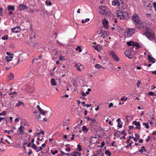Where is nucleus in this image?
Wrapping results in <instances>:
<instances>
[{
  "label": "nucleus",
  "mask_w": 156,
  "mask_h": 156,
  "mask_svg": "<svg viewBox=\"0 0 156 156\" xmlns=\"http://www.w3.org/2000/svg\"><path fill=\"white\" fill-rule=\"evenodd\" d=\"M135 32V29H134L127 28L125 30L124 36L126 38L130 37L134 34Z\"/></svg>",
  "instance_id": "f257e3e1"
},
{
  "label": "nucleus",
  "mask_w": 156,
  "mask_h": 156,
  "mask_svg": "<svg viewBox=\"0 0 156 156\" xmlns=\"http://www.w3.org/2000/svg\"><path fill=\"white\" fill-rule=\"evenodd\" d=\"M132 19L133 23L136 25V26L138 24H141V23L139 17L137 14H133L132 16Z\"/></svg>",
  "instance_id": "f03ea898"
},
{
  "label": "nucleus",
  "mask_w": 156,
  "mask_h": 156,
  "mask_svg": "<svg viewBox=\"0 0 156 156\" xmlns=\"http://www.w3.org/2000/svg\"><path fill=\"white\" fill-rule=\"evenodd\" d=\"M145 35L150 40H151L153 39L154 35V32L151 30H148L145 33Z\"/></svg>",
  "instance_id": "7ed1b4c3"
},
{
  "label": "nucleus",
  "mask_w": 156,
  "mask_h": 156,
  "mask_svg": "<svg viewBox=\"0 0 156 156\" xmlns=\"http://www.w3.org/2000/svg\"><path fill=\"white\" fill-rule=\"evenodd\" d=\"M99 11L100 13L103 14L104 15L106 16L108 12V10L105 6H101L99 8Z\"/></svg>",
  "instance_id": "20e7f679"
},
{
  "label": "nucleus",
  "mask_w": 156,
  "mask_h": 156,
  "mask_svg": "<svg viewBox=\"0 0 156 156\" xmlns=\"http://www.w3.org/2000/svg\"><path fill=\"white\" fill-rule=\"evenodd\" d=\"M25 89L29 92L33 93L34 90L33 85H31L30 84L26 85L25 86Z\"/></svg>",
  "instance_id": "39448f33"
},
{
  "label": "nucleus",
  "mask_w": 156,
  "mask_h": 156,
  "mask_svg": "<svg viewBox=\"0 0 156 156\" xmlns=\"http://www.w3.org/2000/svg\"><path fill=\"white\" fill-rule=\"evenodd\" d=\"M75 66L77 70L79 72L81 71L84 68L83 66L79 63L76 64Z\"/></svg>",
  "instance_id": "423d86ee"
},
{
  "label": "nucleus",
  "mask_w": 156,
  "mask_h": 156,
  "mask_svg": "<svg viewBox=\"0 0 156 156\" xmlns=\"http://www.w3.org/2000/svg\"><path fill=\"white\" fill-rule=\"evenodd\" d=\"M125 55L129 59H131L133 58V55L131 52L129 51H126L125 53Z\"/></svg>",
  "instance_id": "0eeeda50"
},
{
  "label": "nucleus",
  "mask_w": 156,
  "mask_h": 156,
  "mask_svg": "<svg viewBox=\"0 0 156 156\" xmlns=\"http://www.w3.org/2000/svg\"><path fill=\"white\" fill-rule=\"evenodd\" d=\"M132 124L136 126V127L135 128L136 129H141L140 127V122L139 121L137 122L136 121H133L132 122Z\"/></svg>",
  "instance_id": "6e6552de"
},
{
  "label": "nucleus",
  "mask_w": 156,
  "mask_h": 156,
  "mask_svg": "<svg viewBox=\"0 0 156 156\" xmlns=\"http://www.w3.org/2000/svg\"><path fill=\"white\" fill-rule=\"evenodd\" d=\"M103 27L106 29L108 27V21L105 19H104L102 20Z\"/></svg>",
  "instance_id": "1a4fd4ad"
},
{
  "label": "nucleus",
  "mask_w": 156,
  "mask_h": 156,
  "mask_svg": "<svg viewBox=\"0 0 156 156\" xmlns=\"http://www.w3.org/2000/svg\"><path fill=\"white\" fill-rule=\"evenodd\" d=\"M28 8V7L24 4H21L19 5V9L20 11L24 10Z\"/></svg>",
  "instance_id": "9d476101"
},
{
  "label": "nucleus",
  "mask_w": 156,
  "mask_h": 156,
  "mask_svg": "<svg viewBox=\"0 0 156 156\" xmlns=\"http://www.w3.org/2000/svg\"><path fill=\"white\" fill-rule=\"evenodd\" d=\"M123 12L122 11L120 10L117 11L116 12V14L118 17H119L120 19H122V16L123 15Z\"/></svg>",
  "instance_id": "9b49d317"
},
{
  "label": "nucleus",
  "mask_w": 156,
  "mask_h": 156,
  "mask_svg": "<svg viewBox=\"0 0 156 156\" xmlns=\"http://www.w3.org/2000/svg\"><path fill=\"white\" fill-rule=\"evenodd\" d=\"M93 47L98 51H100L101 49L102 46L101 45L98 44L97 45H93Z\"/></svg>",
  "instance_id": "f8f14e48"
},
{
  "label": "nucleus",
  "mask_w": 156,
  "mask_h": 156,
  "mask_svg": "<svg viewBox=\"0 0 156 156\" xmlns=\"http://www.w3.org/2000/svg\"><path fill=\"white\" fill-rule=\"evenodd\" d=\"M21 30L20 27H15L12 29V31L13 32L18 33Z\"/></svg>",
  "instance_id": "ddd939ff"
},
{
  "label": "nucleus",
  "mask_w": 156,
  "mask_h": 156,
  "mask_svg": "<svg viewBox=\"0 0 156 156\" xmlns=\"http://www.w3.org/2000/svg\"><path fill=\"white\" fill-rule=\"evenodd\" d=\"M129 15L127 12L125 11L123 12V15H122V19L123 18L127 20L129 18Z\"/></svg>",
  "instance_id": "4468645a"
},
{
  "label": "nucleus",
  "mask_w": 156,
  "mask_h": 156,
  "mask_svg": "<svg viewBox=\"0 0 156 156\" xmlns=\"http://www.w3.org/2000/svg\"><path fill=\"white\" fill-rule=\"evenodd\" d=\"M37 108L39 111L40 113L42 115H45V113H47V111H44L41 108L39 105H37Z\"/></svg>",
  "instance_id": "2eb2a0df"
},
{
  "label": "nucleus",
  "mask_w": 156,
  "mask_h": 156,
  "mask_svg": "<svg viewBox=\"0 0 156 156\" xmlns=\"http://www.w3.org/2000/svg\"><path fill=\"white\" fill-rule=\"evenodd\" d=\"M144 5L146 7L149 8L150 6V0H143Z\"/></svg>",
  "instance_id": "dca6fc26"
},
{
  "label": "nucleus",
  "mask_w": 156,
  "mask_h": 156,
  "mask_svg": "<svg viewBox=\"0 0 156 156\" xmlns=\"http://www.w3.org/2000/svg\"><path fill=\"white\" fill-rule=\"evenodd\" d=\"M24 127L23 126H22V125H21L20 127L18 128V130L19 132V133L21 134V135H23L24 134Z\"/></svg>",
  "instance_id": "f3484780"
},
{
  "label": "nucleus",
  "mask_w": 156,
  "mask_h": 156,
  "mask_svg": "<svg viewBox=\"0 0 156 156\" xmlns=\"http://www.w3.org/2000/svg\"><path fill=\"white\" fill-rule=\"evenodd\" d=\"M37 110H35L33 112V113L36 114V117L39 119H41V117L40 116L41 113L40 112H37Z\"/></svg>",
  "instance_id": "a211bd4d"
},
{
  "label": "nucleus",
  "mask_w": 156,
  "mask_h": 156,
  "mask_svg": "<svg viewBox=\"0 0 156 156\" xmlns=\"http://www.w3.org/2000/svg\"><path fill=\"white\" fill-rule=\"evenodd\" d=\"M91 90V89H90V88H88L87 90V91L86 92V93H85L84 92L82 91V95L84 96H86V94L87 95V94H89V92Z\"/></svg>",
  "instance_id": "6ab92c4d"
},
{
  "label": "nucleus",
  "mask_w": 156,
  "mask_h": 156,
  "mask_svg": "<svg viewBox=\"0 0 156 156\" xmlns=\"http://www.w3.org/2000/svg\"><path fill=\"white\" fill-rule=\"evenodd\" d=\"M148 59L150 62H152L153 63H154L155 62V59L152 57L150 55L148 56Z\"/></svg>",
  "instance_id": "aec40b11"
},
{
  "label": "nucleus",
  "mask_w": 156,
  "mask_h": 156,
  "mask_svg": "<svg viewBox=\"0 0 156 156\" xmlns=\"http://www.w3.org/2000/svg\"><path fill=\"white\" fill-rule=\"evenodd\" d=\"M116 121L118 122L117 126L119 128H122V125L120 123L121 121L120 118H118L117 119Z\"/></svg>",
  "instance_id": "412c9836"
},
{
  "label": "nucleus",
  "mask_w": 156,
  "mask_h": 156,
  "mask_svg": "<svg viewBox=\"0 0 156 156\" xmlns=\"http://www.w3.org/2000/svg\"><path fill=\"white\" fill-rule=\"evenodd\" d=\"M8 9L9 11L11 10L13 11L15 10V7L13 6H12L11 5H9L8 6Z\"/></svg>",
  "instance_id": "4be33fe9"
},
{
  "label": "nucleus",
  "mask_w": 156,
  "mask_h": 156,
  "mask_svg": "<svg viewBox=\"0 0 156 156\" xmlns=\"http://www.w3.org/2000/svg\"><path fill=\"white\" fill-rule=\"evenodd\" d=\"M21 105H22L23 106H25L23 102L19 101L16 104L15 106L16 107H18Z\"/></svg>",
  "instance_id": "5701e85b"
},
{
  "label": "nucleus",
  "mask_w": 156,
  "mask_h": 156,
  "mask_svg": "<svg viewBox=\"0 0 156 156\" xmlns=\"http://www.w3.org/2000/svg\"><path fill=\"white\" fill-rule=\"evenodd\" d=\"M51 83L52 85L53 86H56L57 84L56 81L54 78H52L51 80Z\"/></svg>",
  "instance_id": "b1692460"
},
{
  "label": "nucleus",
  "mask_w": 156,
  "mask_h": 156,
  "mask_svg": "<svg viewBox=\"0 0 156 156\" xmlns=\"http://www.w3.org/2000/svg\"><path fill=\"white\" fill-rule=\"evenodd\" d=\"M108 54L112 57H113L116 54L113 51H109Z\"/></svg>",
  "instance_id": "393cba45"
},
{
  "label": "nucleus",
  "mask_w": 156,
  "mask_h": 156,
  "mask_svg": "<svg viewBox=\"0 0 156 156\" xmlns=\"http://www.w3.org/2000/svg\"><path fill=\"white\" fill-rule=\"evenodd\" d=\"M133 46H135L137 48H139L140 47V46L139 44L136 42L133 41Z\"/></svg>",
  "instance_id": "a878e982"
},
{
  "label": "nucleus",
  "mask_w": 156,
  "mask_h": 156,
  "mask_svg": "<svg viewBox=\"0 0 156 156\" xmlns=\"http://www.w3.org/2000/svg\"><path fill=\"white\" fill-rule=\"evenodd\" d=\"M115 1L118 5V6H120L121 4H123V2L122 0H115Z\"/></svg>",
  "instance_id": "bb28decb"
},
{
  "label": "nucleus",
  "mask_w": 156,
  "mask_h": 156,
  "mask_svg": "<svg viewBox=\"0 0 156 156\" xmlns=\"http://www.w3.org/2000/svg\"><path fill=\"white\" fill-rule=\"evenodd\" d=\"M95 67L96 69H98L100 68H103L105 69V68L103 67L101 65L98 64H96L95 66Z\"/></svg>",
  "instance_id": "cd10ccee"
},
{
  "label": "nucleus",
  "mask_w": 156,
  "mask_h": 156,
  "mask_svg": "<svg viewBox=\"0 0 156 156\" xmlns=\"http://www.w3.org/2000/svg\"><path fill=\"white\" fill-rule=\"evenodd\" d=\"M112 58L113 59L116 61L118 62L119 60V58L117 56L116 54H115V55Z\"/></svg>",
  "instance_id": "c85d7f7f"
},
{
  "label": "nucleus",
  "mask_w": 156,
  "mask_h": 156,
  "mask_svg": "<svg viewBox=\"0 0 156 156\" xmlns=\"http://www.w3.org/2000/svg\"><path fill=\"white\" fill-rule=\"evenodd\" d=\"M13 58L12 56H7L6 57L5 59L6 60L7 62H9L10 61L11 59Z\"/></svg>",
  "instance_id": "c756f323"
},
{
  "label": "nucleus",
  "mask_w": 156,
  "mask_h": 156,
  "mask_svg": "<svg viewBox=\"0 0 156 156\" xmlns=\"http://www.w3.org/2000/svg\"><path fill=\"white\" fill-rule=\"evenodd\" d=\"M82 130L83 131L87 133L88 131V129L85 126H83L82 127Z\"/></svg>",
  "instance_id": "7c9ffc66"
},
{
  "label": "nucleus",
  "mask_w": 156,
  "mask_h": 156,
  "mask_svg": "<svg viewBox=\"0 0 156 156\" xmlns=\"http://www.w3.org/2000/svg\"><path fill=\"white\" fill-rule=\"evenodd\" d=\"M105 154L108 156H110L111 154V153L110 151L108 150H106L105 151Z\"/></svg>",
  "instance_id": "2f4dec72"
},
{
  "label": "nucleus",
  "mask_w": 156,
  "mask_h": 156,
  "mask_svg": "<svg viewBox=\"0 0 156 156\" xmlns=\"http://www.w3.org/2000/svg\"><path fill=\"white\" fill-rule=\"evenodd\" d=\"M139 151L140 152L142 153L144 151H146V150L144 146H142L141 147V148L139 150Z\"/></svg>",
  "instance_id": "473e14b6"
},
{
  "label": "nucleus",
  "mask_w": 156,
  "mask_h": 156,
  "mask_svg": "<svg viewBox=\"0 0 156 156\" xmlns=\"http://www.w3.org/2000/svg\"><path fill=\"white\" fill-rule=\"evenodd\" d=\"M57 44L58 46H62L64 45V44H63L59 42L58 40H57Z\"/></svg>",
  "instance_id": "72a5a7b5"
},
{
  "label": "nucleus",
  "mask_w": 156,
  "mask_h": 156,
  "mask_svg": "<svg viewBox=\"0 0 156 156\" xmlns=\"http://www.w3.org/2000/svg\"><path fill=\"white\" fill-rule=\"evenodd\" d=\"M143 125L145 126V127L147 129H148L149 128V126L148 123L144 122L143 123Z\"/></svg>",
  "instance_id": "f704fd0d"
},
{
  "label": "nucleus",
  "mask_w": 156,
  "mask_h": 156,
  "mask_svg": "<svg viewBox=\"0 0 156 156\" xmlns=\"http://www.w3.org/2000/svg\"><path fill=\"white\" fill-rule=\"evenodd\" d=\"M9 77L10 78L9 80L13 79L14 77L13 73H10L9 76Z\"/></svg>",
  "instance_id": "c9c22d12"
},
{
  "label": "nucleus",
  "mask_w": 156,
  "mask_h": 156,
  "mask_svg": "<svg viewBox=\"0 0 156 156\" xmlns=\"http://www.w3.org/2000/svg\"><path fill=\"white\" fill-rule=\"evenodd\" d=\"M90 20L89 18H87L85 20H83L81 21V23H85L86 22L89 21Z\"/></svg>",
  "instance_id": "e433bc0d"
},
{
  "label": "nucleus",
  "mask_w": 156,
  "mask_h": 156,
  "mask_svg": "<svg viewBox=\"0 0 156 156\" xmlns=\"http://www.w3.org/2000/svg\"><path fill=\"white\" fill-rule=\"evenodd\" d=\"M58 152V151L57 150H55L54 151H53L52 150H51V152L53 155H55L56 153H57Z\"/></svg>",
  "instance_id": "4c0bfd02"
},
{
  "label": "nucleus",
  "mask_w": 156,
  "mask_h": 156,
  "mask_svg": "<svg viewBox=\"0 0 156 156\" xmlns=\"http://www.w3.org/2000/svg\"><path fill=\"white\" fill-rule=\"evenodd\" d=\"M76 50L78 51L79 52H80L82 51V49L81 48L80 46H78L76 48Z\"/></svg>",
  "instance_id": "58836bf2"
},
{
  "label": "nucleus",
  "mask_w": 156,
  "mask_h": 156,
  "mask_svg": "<svg viewBox=\"0 0 156 156\" xmlns=\"http://www.w3.org/2000/svg\"><path fill=\"white\" fill-rule=\"evenodd\" d=\"M2 38L3 40H6L8 39V36L5 35Z\"/></svg>",
  "instance_id": "ea45409f"
},
{
  "label": "nucleus",
  "mask_w": 156,
  "mask_h": 156,
  "mask_svg": "<svg viewBox=\"0 0 156 156\" xmlns=\"http://www.w3.org/2000/svg\"><path fill=\"white\" fill-rule=\"evenodd\" d=\"M133 142L132 141L131 143H130V144H128L126 147V148H129V147H130L131 146V145L132 144H133Z\"/></svg>",
  "instance_id": "a19ab883"
},
{
  "label": "nucleus",
  "mask_w": 156,
  "mask_h": 156,
  "mask_svg": "<svg viewBox=\"0 0 156 156\" xmlns=\"http://www.w3.org/2000/svg\"><path fill=\"white\" fill-rule=\"evenodd\" d=\"M59 59L61 61H64L65 60V59L64 58V57L62 55H60L59 56Z\"/></svg>",
  "instance_id": "79ce46f5"
},
{
  "label": "nucleus",
  "mask_w": 156,
  "mask_h": 156,
  "mask_svg": "<svg viewBox=\"0 0 156 156\" xmlns=\"http://www.w3.org/2000/svg\"><path fill=\"white\" fill-rule=\"evenodd\" d=\"M32 148H34L35 150H36L37 149V147L36 146L35 144H33L31 146Z\"/></svg>",
  "instance_id": "37998d69"
},
{
  "label": "nucleus",
  "mask_w": 156,
  "mask_h": 156,
  "mask_svg": "<svg viewBox=\"0 0 156 156\" xmlns=\"http://www.w3.org/2000/svg\"><path fill=\"white\" fill-rule=\"evenodd\" d=\"M78 150L79 151H81L82 149L81 147V146L80 144H78L77 145Z\"/></svg>",
  "instance_id": "c03bdc74"
},
{
  "label": "nucleus",
  "mask_w": 156,
  "mask_h": 156,
  "mask_svg": "<svg viewBox=\"0 0 156 156\" xmlns=\"http://www.w3.org/2000/svg\"><path fill=\"white\" fill-rule=\"evenodd\" d=\"M112 4L113 5H117L118 6H119L118 5L117 3L115 1V0H114V1H112Z\"/></svg>",
  "instance_id": "a18cd8bd"
},
{
  "label": "nucleus",
  "mask_w": 156,
  "mask_h": 156,
  "mask_svg": "<svg viewBox=\"0 0 156 156\" xmlns=\"http://www.w3.org/2000/svg\"><path fill=\"white\" fill-rule=\"evenodd\" d=\"M57 36V34L56 33H54L52 36V37L53 38H56Z\"/></svg>",
  "instance_id": "49530a36"
},
{
  "label": "nucleus",
  "mask_w": 156,
  "mask_h": 156,
  "mask_svg": "<svg viewBox=\"0 0 156 156\" xmlns=\"http://www.w3.org/2000/svg\"><path fill=\"white\" fill-rule=\"evenodd\" d=\"M127 44L129 46L133 45V41H130L129 42H127Z\"/></svg>",
  "instance_id": "de8ad7c7"
},
{
  "label": "nucleus",
  "mask_w": 156,
  "mask_h": 156,
  "mask_svg": "<svg viewBox=\"0 0 156 156\" xmlns=\"http://www.w3.org/2000/svg\"><path fill=\"white\" fill-rule=\"evenodd\" d=\"M55 11V8H53L52 9V12L51 13V15H54Z\"/></svg>",
  "instance_id": "09e8293b"
},
{
  "label": "nucleus",
  "mask_w": 156,
  "mask_h": 156,
  "mask_svg": "<svg viewBox=\"0 0 156 156\" xmlns=\"http://www.w3.org/2000/svg\"><path fill=\"white\" fill-rule=\"evenodd\" d=\"M29 137L28 138V139H27L28 140L27 141V140H25L23 144V145L27 144V142L28 141H30V140L29 139Z\"/></svg>",
  "instance_id": "8fccbe9b"
},
{
  "label": "nucleus",
  "mask_w": 156,
  "mask_h": 156,
  "mask_svg": "<svg viewBox=\"0 0 156 156\" xmlns=\"http://www.w3.org/2000/svg\"><path fill=\"white\" fill-rule=\"evenodd\" d=\"M73 153H74V154H77V156H81V153H79V152L75 151V152H74Z\"/></svg>",
  "instance_id": "3c124183"
},
{
  "label": "nucleus",
  "mask_w": 156,
  "mask_h": 156,
  "mask_svg": "<svg viewBox=\"0 0 156 156\" xmlns=\"http://www.w3.org/2000/svg\"><path fill=\"white\" fill-rule=\"evenodd\" d=\"M149 94L150 95H152V96H156V94H155L154 93V92H153L152 91L150 92L149 93Z\"/></svg>",
  "instance_id": "603ef678"
},
{
  "label": "nucleus",
  "mask_w": 156,
  "mask_h": 156,
  "mask_svg": "<svg viewBox=\"0 0 156 156\" xmlns=\"http://www.w3.org/2000/svg\"><path fill=\"white\" fill-rule=\"evenodd\" d=\"M105 142L103 141L102 142L101 144V146H98V147H102L104 146V145H105Z\"/></svg>",
  "instance_id": "864d4df0"
},
{
  "label": "nucleus",
  "mask_w": 156,
  "mask_h": 156,
  "mask_svg": "<svg viewBox=\"0 0 156 156\" xmlns=\"http://www.w3.org/2000/svg\"><path fill=\"white\" fill-rule=\"evenodd\" d=\"M32 154V151L31 149H29V152L28 153V155H30V154Z\"/></svg>",
  "instance_id": "5fc2aeb1"
},
{
  "label": "nucleus",
  "mask_w": 156,
  "mask_h": 156,
  "mask_svg": "<svg viewBox=\"0 0 156 156\" xmlns=\"http://www.w3.org/2000/svg\"><path fill=\"white\" fill-rule=\"evenodd\" d=\"M6 112L5 111H3L2 113H0V116L5 115Z\"/></svg>",
  "instance_id": "6e6d98bb"
},
{
  "label": "nucleus",
  "mask_w": 156,
  "mask_h": 156,
  "mask_svg": "<svg viewBox=\"0 0 156 156\" xmlns=\"http://www.w3.org/2000/svg\"><path fill=\"white\" fill-rule=\"evenodd\" d=\"M141 82L140 81H138L137 83V87H139L140 85Z\"/></svg>",
  "instance_id": "4d7b16f0"
},
{
  "label": "nucleus",
  "mask_w": 156,
  "mask_h": 156,
  "mask_svg": "<svg viewBox=\"0 0 156 156\" xmlns=\"http://www.w3.org/2000/svg\"><path fill=\"white\" fill-rule=\"evenodd\" d=\"M44 132L42 131H41L40 132L38 133H37L36 134L37 135L39 136L40 134H44Z\"/></svg>",
  "instance_id": "13d9d810"
},
{
  "label": "nucleus",
  "mask_w": 156,
  "mask_h": 156,
  "mask_svg": "<svg viewBox=\"0 0 156 156\" xmlns=\"http://www.w3.org/2000/svg\"><path fill=\"white\" fill-rule=\"evenodd\" d=\"M121 133L124 136H126V133H125V131L124 130H123L122 131Z\"/></svg>",
  "instance_id": "bf43d9fd"
},
{
  "label": "nucleus",
  "mask_w": 156,
  "mask_h": 156,
  "mask_svg": "<svg viewBox=\"0 0 156 156\" xmlns=\"http://www.w3.org/2000/svg\"><path fill=\"white\" fill-rule=\"evenodd\" d=\"M153 4L154 7V8L155 10L156 11V2H154L153 3Z\"/></svg>",
  "instance_id": "052dcab7"
},
{
  "label": "nucleus",
  "mask_w": 156,
  "mask_h": 156,
  "mask_svg": "<svg viewBox=\"0 0 156 156\" xmlns=\"http://www.w3.org/2000/svg\"><path fill=\"white\" fill-rule=\"evenodd\" d=\"M113 104L112 103H110L109 105V108H110L111 107L113 106Z\"/></svg>",
  "instance_id": "680f3d73"
},
{
  "label": "nucleus",
  "mask_w": 156,
  "mask_h": 156,
  "mask_svg": "<svg viewBox=\"0 0 156 156\" xmlns=\"http://www.w3.org/2000/svg\"><path fill=\"white\" fill-rule=\"evenodd\" d=\"M150 138L151 136H148L147 139L146 140V141L147 142H148L150 140Z\"/></svg>",
  "instance_id": "e2e57ef3"
},
{
  "label": "nucleus",
  "mask_w": 156,
  "mask_h": 156,
  "mask_svg": "<svg viewBox=\"0 0 156 156\" xmlns=\"http://www.w3.org/2000/svg\"><path fill=\"white\" fill-rule=\"evenodd\" d=\"M69 97V96L67 94H66L63 96H62V98H64V97H66V98H68Z\"/></svg>",
  "instance_id": "0e129e2a"
},
{
  "label": "nucleus",
  "mask_w": 156,
  "mask_h": 156,
  "mask_svg": "<svg viewBox=\"0 0 156 156\" xmlns=\"http://www.w3.org/2000/svg\"><path fill=\"white\" fill-rule=\"evenodd\" d=\"M89 120H90L93 122H95V119H89Z\"/></svg>",
  "instance_id": "69168bd1"
},
{
  "label": "nucleus",
  "mask_w": 156,
  "mask_h": 156,
  "mask_svg": "<svg viewBox=\"0 0 156 156\" xmlns=\"http://www.w3.org/2000/svg\"><path fill=\"white\" fill-rule=\"evenodd\" d=\"M30 11L32 13H33L34 12V10L33 9H32L31 8H30L29 9Z\"/></svg>",
  "instance_id": "338daca9"
},
{
  "label": "nucleus",
  "mask_w": 156,
  "mask_h": 156,
  "mask_svg": "<svg viewBox=\"0 0 156 156\" xmlns=\"http://www.w3.org/2000/svg\"><path fill=\"white\" fill-rule=\"evenodd\" d=\"M153 135L156 136V131H154L152 133Z\"/></svg>",
  "instance_id": "774afa93"
}]
</instances>
